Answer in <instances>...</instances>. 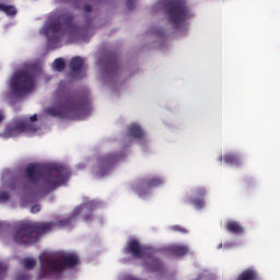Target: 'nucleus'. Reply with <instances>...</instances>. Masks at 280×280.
I'll return each mask as SVG.
<instances>
[{
  "instance_id": "obj_1",
  "label": "nucleus",
  "mask_w": 280,
  "mask_h": 280,
  "mask_svg": "<svg viewBox=\"0 0 280 280\" xmlns=\"http://www.w3.org/2000/svg\"><path fill=\"white\" fill-rule=\"evenodd\" d=\"M97 207L95 201H89L83 203L80 208H75L71 215L66 219H60L50 222H24L20 223L13 235V242L20 246H27L34 244L40 235L45 233H51L54 229H71L75 223V218L82 213V211H93Z\"/></svg>"
},
{
  "instance_id": "obj_2",
  "label": "nucleus",
  "mask_w": 280,
  "mask_h": 280,
  "mask_svg": "<svg viewBox=\"0 0 280 280\" xmlns=\"http://www.w3.org/2000/svg\"><path fill=\"white\" fill-rule=\"evenodd\" d=\"M24 176L27 183L38 187L44 194H49L60 185H65L71 173L63 165H30L26 167Z\"/></svg>"
},
{
  "instance_id": "obj_3",
  "label": "nucleus",
  "mask_w": 280,
  "mask_h": 280,
  "mask_svg": "<svg viewBox=\"0 0 280 280\" xmlns=\"http://www.w3.org/2000/svg\"><path fill=\"white\" fill-rule=\"evenodd\" d=\"M40 277L60 279L65 270L80 266V256L74 252H57L52 255L39 256Z\"/></svg>"
},
{
  "instance_id": "obj_4",
  "label": "nucleus",
  "mask_w": 280,
  "mask_h": 280,
  "mask_svg": "<svg viewBox=\"0 0 280 280\" xmlns=\"http://www.w3.org/2000/svg\"><path fill=\"white\" fill-rule=\"evenodd\" d=\"M89 104L75 94L65 93L56 106L45 109V114L57 119H80L86 113Z\"/></svg>"
},
{
  "instance_id": "obj_5",
  "label": "nucleus",
  "mask_w": 280,
  "mask_h": 280,
  "mask_svg": "<svg viewBox=\"0 0 280 280\" xmlns=\"http://www.w3.org/2000/svg\"><path fill=\"white\" fill-rule=\"evenodd\" d=\"M73 15L69 13H62L56 18L49 20L48 25L45 28V34L49 45H57L67 32L73 30Z\"/></svg>"
},
{
  "instance_id": "obj_6",
  "label": "nucleus",
  "mask_w": 280,
  "mask_h": 280,
  "mask_svg": "<svg viewBox=\"0 0 280 280\" xmlns=\"http://www.w3.org/2000/svg\"><path fill=\"white\" fill-rule=\"evenodd\" d=\"M126 250L136 259H147L144 266L149 272H161L163 270V262L154 257V252L150 247L141 245L139 241H129Z\"/></svg>"
},
{
  "instance_id": "obj_7",
  "label": "nucleus",
  "mask_w": 280,
  "mask_h": 280,
  "mask_svg": "<svg viewBox=\"0 0 280 280\" xmlns=\"http://www.w3.org/2000/svg\"><path fill=\"white\" fill-rule=\"evenodd\" d=\"M165 8L168 23L174 27H180L189 19V8L185 0H161Z\"/></svg>"
},
{
  "instance_id": "obj_8",
  "label": "nucleus",
  "mask_w": 280,
  "mask_h": 280,
  "mask_svg": "<svg viewBox=\"0 0 280 280\" xmlns=\"http://www.w3.org/2000/svg\"><path fill=\"white\" fill-rule=\"evenodd\" d=\"M36 86V74L30 70H22L13 75L11 80V91L15 97H24L32 93Z\"/></svg>"
},
{
  "instance_id": "obj_9",
  "label": "nucleus",
  "mask_w": 280,
  "mask_h": 280,
  "mask_svg": "<svg viewBox=\"0 0 280 280\" xmlns=\"http://www.w3.org/2000/svg\"><path fill=\"white\" fill-rule=\"evenodd\" d=\"M38 120V116L35 114L30 117L28 120H18L14 126H10L5 128V135L9 137H19V135H23V132H28L30 135H34L38 132V127L34 125V121Z\"/></svg>"
},
{
  "instance_id": "obj_10",
  "label": "nucleus",
  "mask_w": 280,
  "mask_h": 280,
  "mask_svg": "<svg viewBox=\"0 0 280 280\" xmlns=\"http://www.w3.org/2000/svg\"><path fill=\"white\" fill-rule=\"evenodd\" d=\"M124 159V154L118 153H109L103 156L97 158V176H106L110 170H113L114 165L119 163Z\"/></svg>"
},
{
  "instance_id": "obj_11",
  "label": "nucleus",
  "mask_w": 280,
  "mask_h": 280,
  "mask_svg": "<svg viewBox=\"0 0 280 280\" xmlns=\"http://www.w3.org/2000/svg\"><path fill=\"white\" fill-rule=\"evenodd\" d=\"M164 180L159 176L147 177L144 178L136 188L137 194H141L148 189H152L154 187H161Z\"/></svg>"
},
{
  "instance_id": "obj_12",
  "label": "nucleus",
  "mask_w": 280,
  "mask_h": 280,
  "mask_svg": "<svg viewBox=\"0 0 280 280\" xmlns=\"http://www.w3.org/2000/svg\"><path fill=\"white\" fill-rule=\"evenodd\" d=\"M105 75L109 78H115L119 73V60L117 57H109L105 63Z\"/></svg>"
},
{
  "instance_id": "obj_13",
  "label": "nucleus",
  "mask_w": 280,
  "mask_h": 280,
  "mask_svg": "<svg viewBox=\"0 0 280 280\" xmlns=\"http://www.w3.org/2000/svg\"><path fill=\"white\" fill-rule=\"evenodd\" d=\"M205 196H207V189L200 187L195 190V198L190 199L191 205L197 209L205 207Z\"/></svg>"
},
{
  "instance_id": "obj_14",
  "label": "nucleus",
  "mask_w": 280,
  "mask_h": 280,
  "mask_svg": "<svg viewBox=\"0 0 280 280\" xmlns=\"http://www.w3.org/2000/svg\"><path fill=\"white\" fill-rule=\"evenodd\" d=\"M225 229L229 233H233V235H244V226L237 221H228Z\"/></svg>"
},
{
  "instance_id": "obj_15",
  "label": "nucleus",
  "mask_w": 280,
  "mask_h": 280,
  "mask_svg": "<svg viewBox=\"0 0 280 280\" xmlns=\"http://www.w3.org/2000/svg\"><path fill=\"white\" fill-rule=\"evenodd\" d=\"M69 67L73 73H82V69H84V59L82 57H73L70 60Z\"/></svg>"
},
{
  "instance_id": "obj_16",
  "label": "nucleus",
  "mask_w": 280,
  "mask_h": 280,
  "mask_svg": "<svg viewBox=\"0 0 280 280\" xmlns=\"http://www.w3.org/2000/svg\"><path fill=\"white\" fill-rule=\"evenodd\" d=\"M128 132L130 137H133V139H143V137H145V131H143V129H141V126L137 124H131L128 127Z\"/></svg>"
},
{
  "instance_id": "obj_17",
  "label": "nucleus",
  "mask_w": 280,
  "mask_h": 280,
  "mask_svg": "<svg viewBox=\"0 0 280 280\" xmlns=\"http://www.w3.org/2000/svg\"><path fill=\"white\" fill-rule=\"evenodd\" d=\"M224 163L228 165H241L242 164V159H240V155L233 154V153H226L223 156Z\"/></svg>"
},
{
  "instance_id": "obj_18",
  "label": "nucleus",
  "mask_w": 280,
  "mask_h": 280,
  "mask_svg": "<svg viewBox=\"0 0 280 280\" xmlns=\"http://www.w3.org/2000/svg\"><path fill=\"white\" fill-rule=\"evenodd\" d=\"M0 12H4L7 16H15L18 11L16 8H14V5L0 3Z\"/></svg>"
},
{
  "instance_id": "obj_19",
  "label": "nucleus",
  "mask_w": 280,
  "mask_h": 280,
  "mask_svg": "<svg viewBox=\"0 0 280 280\" xmlns=\"http://www.w3.org/2000/svg\"><path fill=\"white\" fill-rule=\"evenodd\" d=\"M171 250L175 257H184V255L189 253V248H187V246H174L171 248Z\"/></svg>"
},
{
  "instance_id": "obj_20",
  "label": "nucleus",
  "mask_w": 280,
  "mask_h": 280,
  "mask_svg": "<svg viewBox=\"0 0 280 280\" xmlns=\"http://www.w3.org/2000/svg\"><path fill=\"white\" fill-rule=\"evenodd\" d=\"M66 66L67 63H65V59L62 58H57L52 62V68L55 69V71H58L59 73L65 71Z\"/></svg>"
},
{
  "instance_id": "obj_21",
  "label": "nucleus",
  "mask_w": 280,
  "mask_h": 280,
  "mask_svg": "<svg viewBox=\"0 0 280 280\" xmlns=\"http://www.w3.org/2000/svg\"><path fill=\"white\" fill-rule=\"evenodd\" d=\"M23 266L26 270H32L36 266V259L34 258H24Z\"/></svg>"
},
{
  "instance_id": "obj_22",
  "label": "nucleus",
  "mask_w": 280,
  "mask_h": 280,
  "mask_svg": "<svg viewBox=\"0 0 280 280\" xmlns=\"http://www.w3.org/2000/svg\"><path fill=\"white\" fill-rule=\"evenodd\" d=\"M171 231H174L175 233H182L183 235H186L187 229L180 226V225H173L171 228Z\"/></svg>"
},
{
  "instance_id": "obj_23",
  "label": "nucleus",
  "mask_w": 280,
  "mask_h": 280,
  "mask_svg": "<svg viewBox=\"0 0 280 280\" xmlns=\"http://www.w3.org/2000/svg\"><path fill=\"white\" fill-rule=\"evenodd\" d=\"M5 272H8V265L0 262V280L5 277Z\"/></svg>"
},
{
  "instance_id": "obj_24",
  "label": "nucleus",
  "mask_w": 280,
  "mask_h": 280,
  "mask_svg": "<svg viewBox=\"0 0 280 280\" xmlns=\"http://www.w3.org/2000/svg\"><path fill=\"white\" fill-rule=\"evenodd\" d=\"M10 200V194L8 191L0 192V202H8Z\"/></svg>"
},
{
  "instance_id": "obj_25",
  "label": "nucleus",
  "mask_w": 280,
  "mask_h": 280,
  "mask_svg": "<svg viewBox=\"0 0 280 280\" xmlns=\"http://www.w3.org/2000/svg\"><path fill=\"white\" fill-rule=\"evenodd\" d=\"M15 280H30V273H19Z\"/></svg>"
},
{
  "instance_id": "obj_26",
  "label": "nucleus",
  "mask_w": 280,
  "mask_h": 280,
  "mask_svg": "<svg viewBox=\"0 0 280 280\" xmlns=\"http://www.w3.org/2000/svg\"><path fill=\"white\" fill-rule=\"evenodd\" d=\"M40 211V205H34L31 207V213H38Z\"/></svg>"
},
{
  "instance_id": "obj_27",
  "label": "nucleus",
  "mask_w": 280,
  "mask_h": 280,
  "mask_svg": "<svg viewBox=\"0 0 280 280\" xmlns=\"http://www.w3.org/2000/svg\"><path fill=\"white\" fill-rule=\"evenodd\" d=\"M126 5H127L128 10H133L135 0H127Z\"/></svg>"
},
{
  "instance_id": "obj_28",
  "label": "nucleus",
  "mask_w": 280,
  "mask_h": 280,
  "mask_svg": "<svg viewBox=\"0 0 280 280\" xmlns=\"http://www.w3.org/2000/svg\"><path fill=\"white\" fill-rule=\"evenodd\" d=\"M83 220H84V222H91V220H93V214H85L84 217H83Z\"/></svg>"
},
{
  "instance_id": "obj_29",
  "label": "nucleus",
  "mask_w": 280,
  "mask_h": 280,
  "mask_svg": "<svg viewBox=\"0 0 280 280\" xmlns=\"http://www.w3.org/2000/svg\"><path fill=\"white\" fill-rule=\"evenodd\" d=\"M83 10H84V12H85L86 14H89V12H91V11L93 10V8H92L90 4H85V5L83 7Z\"/></svg>"
},
{
  "instance_id": "obj_30",
  "label": "nucleus",
  "mask_w": 280,
  "mask_h": 280,
  "mask_svg": "<svg viewBox=\"0 0 280 280\" xmlns=\"http://www.w3.org/2000/svg\"><path fill=\"white\" fill-rule=\"evenodd\" d=\"M8 229V224L5 222L0 221V231H5Z\"/></svg>"
},
{
  "instance_id": "obj_31",
  "label": "nucleus",
  "mask_w": 280,
  "mask_h": 280,
  "mask_svg": "<svg viewBox=\"0 0 280 280\" xmlns=\"http://www.w3.org/2000/svg\"><path fill=\"white\" fill-rule=\"evenodd\" d=\"M3 119H4L3 113H0V124L3 122Z\"/></svg>"
},
{
  "instance_id": "obj_32",
  "label": "nucleus",
  "mask_w": 280,
  "mask_h": 280,
  "mask_svg": "<svg viewBox=\"0 0 280 280\" xmlns=\"http://www.w3.org/2000/svg\"><path fill=\"white\" fill-rule=\"evenodd\" d=\"M58 91H60V90H57V92H56V93H58Z\"/></svg>"
}]
</instances>
